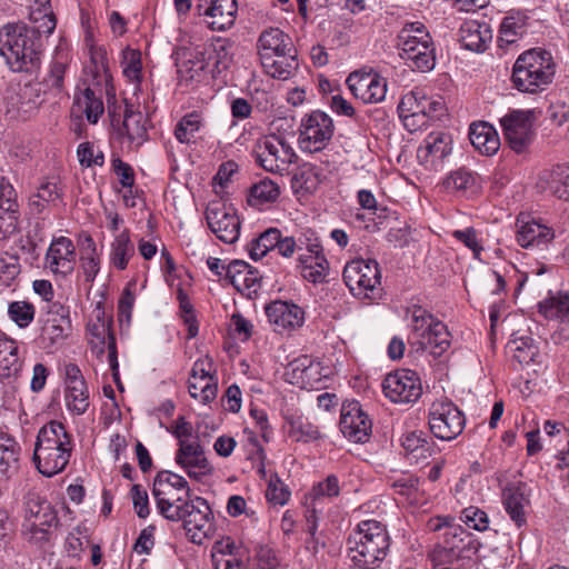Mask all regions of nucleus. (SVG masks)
Listing matches in <instances>:
<instances>
[{
  "label": "nucleus",
  "instance_id": "6e6552de",
  "mask_svg": "<svg viewBox=\"0 0 569 569\" xmlns=\"http://www.w3.org/2000/svg\"><path fill=\"white\" fill-rule=\"evenodd\" d=\"M173 513L167 515L170 521H182L187 536L193 543L201 545L214 531L213 513L208 501L202 497L187 499Z\"/></svg>",
  "mask_w": 569,
  "mask_h": 569
},
{
  "label": "nucleus",
  "instance_id": "72a5a7b5",
  "mask_svg": "<svg viewBox=\"0 0 569 569\" xmlns=\"http://www.w3.org/2000/svg\"><path fill=\"white\" fill-rule=\"evenodd\" d=\"M291 39L278 28H269L261 32L258 39V50L260 61L266 60V57L272 58L276 54L290 51L293 48Z\"/></svg>",
  "mask_w": 569,
  "mask_h": 569
},
{
  "label": "nucleus",
  "instance_id": "4be33fe9",
  "mask_svg": "<svg viewBox=\"0 0 569 569\" xmlns=\"http://www.w3.org/2000/svg\"><path fill=\"white\" fill-rule=\"evenodd\" d=\"M196 11L207 18L210 29L224 31L234 23L238 4L236 0H198Z\"/></svg>",
  "mask_w": 569,
  "mask_h": 569
},
{
  "label": "nucleus",
  "instance_id": "f8f14e48",
  "mask_svg": "<svg viewBox=\"0 0 569 569\" xmlns=\"http://www.w3.org/2000/svg\"><path fill=\"white\" fill-rule=\"evenodd\" d=\"M256 161L267 171L282 172L295 162L297 154L283 138L277 134L264 137L254 151Z\"/></svg>",
  "mask_w": 569,
  "mask_h": 569
},
{
  "label": "nucleus",
  "instance_id": "052dcab7",
  "mask_svg": "<svg viewBox=\"0 0 569 569\" xmlns=\"http://www.w3.org/2000/svg\"><path fill=\"white\" fill-rule=\"evenodd\" d=\"M8 315L20 328H26L34 318V307L27 301H13L9 305Z\"/></svg>",
  "mask_w": 569,
  "mask_h": 569
},
{
  "label": "nucleus",
  "instance_id": "864d4df0",
  "mask_svg": "<svg viewBox=\"0 0 569 569\" xmlns=\"http://www.w3.org/2000/svg\"><path fill=\"white\" fill-rule=\"evenodd\" d=\"M70 329L69 318H48L41 330V338L48 340L51 345L61 341L67 337V331Z\"/></svg>",
  "mask_w": 569,
  "mask_h": 569
},
{
  "label": "nucleus",
  "instance_id": "c03bdc74",
  "mask_svg": "<svg viewBox=\"0 0 569 569\" xmlns=\"http://www.w3.org/2000/svg\"><path fill=\"white\" fill-rule=\"evenodd\" d=\"M277 243H279V229L269 228L248 244L249 256L252 260L257 261L270 250L276 249Z\"/></svg>",
  "mask_w": 569,
  "mask_h": 569
},
{
  "label": "nucleus",
  "instance_id": "a18cd8bd",
  "mask_svg": "<svg viewBox=\"0 0 569 569\" xmlns=\"http://www.w3.org/2000/svg\"><path fill=\"white\" fill-rule=\"evenodd\" d=\"M477 181L478 177L476 173L466 168H459L446 178L443 184L447 189L475 193L478 190Z\"/></svg>",
  "mask_w": 569,
  "mask_h": 569
},
{
  "label": "nucleus",
  "instance_id": "c85d7f7f",
  "mask_svg": "<svg viewBox=\"0 0 569 569\" xmlns=\"http://www.w3.org/2000/svg\"><path fill=\"white\" fill-rule=\"evenodd\" d=\"M537 188L558 199H569V166H555L543 170L538 178Z\"/></svg>",
  "mask_w": 569,
  "mask_h": 569
},
{
  "label": "nucleus",
  "instance_id": "e433bc0d",
  "mask_svg": "<svg viewBox=\"0 0 569 569\" xmlns=\"http://www.w3.org/2000/svg\"><path fill=\"white\" fill-rule=\"evenodd\" d=\"M490 38L489 27L487 24H480L476 20L463 22L459 29L460 42L466 49L471 51H483Z\"/></svg>",
  "mask_w": 569,
  "mask_h": 569
},
{
  "label": "nucleus",
  "instance_id": "f257e3e1",
  "mask_svg": "<svg viewBox=\"0 0 569 569\" xmlns=\"http://www.w3.org/2000/svg\"><path fill=\"white\" fill-rule=\"evenodd\" d=\"M73 450L72 436L57 420L43 425L37 435L32 460L38 471L50 478L62 472Z\"/></svg>",
  "mask_w": 569,
  "mask_h": 569
},
{
  "label": "nucleus",
  "instance_id": "7ed1b4c3",
  "mask_svg": "<svg viewBox=\"0 0 569 569\" xmlns=\"http://www.w3.org/2000/svg\"><path fill=\"white\" fill-rule=\"evenodd\" d=\"M0 54L13 72L32 73L40 67V44L34 31L23 24L0 29Z\"/></svg>",
  "mask_w": 569,
  "mask_h": 569
},
{
  "label": "nucleus",
  "instance_id": "69168bd1",
  "mask_svg": "<svg viewBox=\"0 0 569 569\" xmlns=\"http://www.w3.org/2000/svg\"><path fill=\"white\" fill-rule=\"evenodd\" d=\"M266 497L269 501L283 506L290 498V491L279 477L274 475L270 478Z\"/></svg>",
  "mask_w": 569,
  "mask_h": 569
},
{
  "label": "nucleus",
  "instance_id": "5701e85b",
  "mask_svg": "<svg viewBox=\"0 0 569 569\" xmlns=\"http://www.w3.org/2000/svg\"><path fill=\"white\" fill-rule=\"evenodd\" d=\"M234 43L227 38H214L201 53L200 70H208L212 77L227 71L233 63Z\"/></svg>",
  "mask_w": 569,
  "mask_h": 569
},
{
  "label": "nucleus",
  "instance_id": "2f4dec72",
  "mask_svg": "<svg viewBox=\"0 0 569 569\" xmlns=\"http://www.w3.org/2000/svg\"><path fill=\"white\" fill-rule=\"evenodd\" d=\"M261 66L270 77L287 80L295 74L299 67L297 49L293 47L290 51L284 50L272 58L266 57V60L261 61Z\"/></svg>",
  "mask_w": 569,
  "mask_h": 569
},
{
  "label": "nucleus",
  "instance_id": "f704fd0d",
  "mask_svg": "<svg viewBox=\"0 0 569 569\" xmlns=\"http://www.w3.org/2000/svg\"><path fill=\"white\" fill-rule=\"evenodd\" d=\"M469 139L471 144L485 156H492L500 148L497 131L487 122L472 123L469 130Z\"/></svg>",
  "mask_w": 569,
  "mask_h": 569
},
{
  "label": "nucleus",
  "instance_id": "4c0bfd02",
  "mask_svg": "<svg viewBox=\"0 0 569 569\" xmlns=\"http://www.w3.org/2000/svg\"><path fill=\"white\" fill-rule=\"evenodd\" d=\"M298 267L301 276L309 282L322 283L329 272V262L323 252L316 254L299 253Z\"/></svg>",
  "mask_w": 569,
  "mask_h": 569
},
{
  "label": "nucleus",
  "instance_id": "aec40b11",
  "mask_svg": "<svg viewBox=\"0 0 569 569\" xmlns=\"http://www.w3.org/2000/svg\"><path fill=\"white\" fill-rule=\"evenodd\" d=\"M516 228L517 242L526 249L543 250L555 239V231L551 227L523 214L518 216Z\"/></svg>",
  "mask_w": 569,
  "mask_h": 569
},
{
  "label": "nucleus",
  "instance_id": "6e6d98bb",
  "mask_svg": "<svg viewBox=\"0 0 569 569\" xmlns=\"http://www.w3.org/2000/svg\"><path fill=\"white\" fill-rule=\"evenodd\" d=\"M319 174L316 167L311 164H305L299 168L292 177V187L297 190H303L306 192H312L319 184Z\"/></svg>",
  "mask_w": 569,
  "mask_h": 569
},
{
  "label": "nucleus",
  "instance_id": "ea45409f",
  "mask_svg": "<svg viewBox=\"0 0 569 569\" xmlns=\"http://www.w3.org/2000/svg\"><path fill=\"white\" fill-rule=\"evenodd\" d=\"M21 370L16 341L3 338L0 340V378L16 377Z\"/></svg>",
  "mask_w": 569,
  "mask_h": 569
},
{
  "label": "nucleus",
  "instance_id": "9b49d317",
  "mask_svg": "<svg viewBox=\"0 0 569 569\" xmlns=\"http://www.w3.org/2000/svg\"><path fill=\"white\" fill-rule=\"evenodd\" d=\"M342 276L346 286L356 297L371 298L381 282L376 260L355 259L346 264Z\"/></svg>",
  "mask_w": 569,
  "mask_h": 569
},
{
  "label": "nucleus",
  "instance_id": "dca6fc26",
  "mask_svg": "<svg viewBox=\"0 0 569 569\" xmlns=\"http://www.w3.org/2000/svg\"><path fill=\"white\" fill-rule=\"evenodd\" d=\"M429 427L435 437L449 441L462 432L465 417L452 402H436L429 412Z\"/></svg>",
  "mask_w": 569,
  "mask_h": 569
},
{
  "label": "nucleus",
  "instance_id": "49530a36",
  "mask_svg": "<svg viewBox=\"0 0 569 569\" xmlns=\"http://www.w3.org/2000/svg\"><path fill=\"white\" fill-rule=\"evenodd\" d=\"M508 346L513 352V358L520 365L536 362V358L539 356L538 347L535 345L533 339L528 336L515 337Z\"/></svg>",
  "mask_w": 569,
  "mask_h": 569
},
{
  "label": "nucleus",
  "instance_id": "3c124183",
  "mask_svg": "<svg viewBox=\"0 0 569 569\" xmlns=\"http://www.w3.org/2000/svg\"><path fill=\"white\" fill-rule=\"evenodd\" d=\"M188 389L192 398L200 399L202 403L208 405L217 397L218 380L217 378H209V380L202 381L190 377Z\"/></svg>",
  "mask_w": 569,
  "mask_h": 569
},
{
  "label": "nucleus",
  "instance_id": "680f3d73",
  "mask_svg": "<svg viewBox=\"0 0 569 569\" xmlns=\"http://www.w3.org/2000/svg\"><path fill=\"white\" fill-rule=\"evenodd\" d=\"M66 70V62L54 60L50 64L48 76L43 79V84L47 89L54 90L60 93L63 90Z\"/></svg>",
  "mask_w": 569,
  "mask_h": 569
},
{
  "label": "nucleus",
  "instance_id": "774afa93",
  "mask_svg": "<svg viewBox=\"0 0 569 569\" xmlns=\"http://www.w3.org/2000/svg\"><path fill=\"white\" fill-rule=\"evenodd\" d=\"M297 242V250L305 254H316L323 252L322 246L316 232L308 229L300 233Z\"/></svg>",
  "mask_w": 569,
  "mask_h": 569
},
{
  "label": "nucleus",
  "instance_id": "b1692460",
  "mask_svg": "<svg viewBox=\"0 0 569 569\" xmlns=\"http://www.w3.org/2000/svg\"><path fill=\"white\" fill-rule=\"evenodd\" d=\"M178 445L176 462L187 470L190 478L200 480L202 476L211 473L212 468L204 456V450L198 437H194L190 442Z\"/></svg>",
  "mask_w": 569,
  "mask_h": 569
},
{
  "label": "nucleus",
  "instance_id": "c756f323",
  "mask_svg": "<svg viewBox=\"0 0 569 569\" xmlns=\"http://www.w3.org/2000/svg\"><path fill=\"white\" fill-rule=\"evenodd\" d=\"M17 192L10 181L2 177L0 180V230L10 232L16 229L18 221Z\"/></svg>",
  "mask_w": 569,
  "mask_h": 569
},
{
  "label": "nucleus",
  "instance_id": "37998d69",
  "mask_svg": "<svg viewBox=\"0 0 569 569\" xmlns=\"http://www.w3.org/2000/svg\"><path fill=\"white\" fill-rule=\"evenodd\" d=\"M527 17L522 12H509L500 24V39L513 43L526 32Z\"/></svg>",
  "mask_w": 569,
  "mask_h": 569
},
{
  "label": "nucleus",
  "instance_id": "1a4fd4ad",
  "mask_svg": "<svg viewBox=\"0 0 569 569\" xmlns=\"http://www.w3.org/2000/svg\"><path fill=\"white\" fill-rule=\"evenodd\" d=\"M152 495L159 513L167 519V515L173 512L178 517L176 512L178 506L190 498L191 491L188 481L182 476L162 470L153 480Z\"/></svg>",
  "mask_w": 569,
  "mask_h": 569
},
{
  "label": "nucleus",
  "instance_id": "f03ea898",
  "mask_svg": "<svg viewBox=\"0 0 569 569\" xmlns=\"http://www.w3.org/2000/svg\"><path fill=\"white\" fill-rule=\"evenodd\" d=\"M557 64L550 51L532 48L515 61L511 73L513 88L535 94L546 90L553 81Z\"/></svg>",
  "mask_w": 569,
  "mask_h": 569
},
{
  "label": "nucleus",
  "instance_id": "de8ad7c7",
  "mask_svg": "<svg viewBox=\"0 0 569 569\" xmlns=\"http://www.w3.org/2000/svg\"><path fill=\"white\" fill-rule=\"evenodd\" d=\"M289 436L298 442H311L322 437L319 428L307 418L297 417L289 421Z\"/></svg>",
  "mask_w": 569,
  "mask_h": 569
},
{
  "label": "nucleus",
  "instance_id": "423d86ee",
  "mask_svg": "<svg viewBox=\"0 0 569 569\" xmlns=\"http://www.w3.org/2000/svg\"><path fill=\"white\" fill-rule=\"evenodd\" d=\"M479 542L472 533L461 526H451L445 530L442 542L435 546L429 555L433 567L452 565L465 567L477 553Z\"/></svg>",
  "mask_w": 569,
  "mask_h": 569
},
{
  "label": "nucleus",
  "instance_id": "bf43d9fd",
  "mask_svg": "<svg viewBox=\"0 0 569 569\" xmlns=\"http://www.w3.org/2000/svg\"><path fill=\"white\" fill-rule=\"evenodd\" d=\"M89 246L86 253L81 256V268L83 270L84 280L87 282H93L94 278L100 270V258L97 254V249L93 240L88 238Z\"/></svg>",
  "mask_w": 569,
  "mask_h": 569
},
{
  "label": "nucleus",
  "instance_id": "7c9ffc66",
  "mask_svg": "<svg viewBox=\"0 0 569 569\" xmlns=\"http://www.w3.org/2000/svg\"><path fill=\"white\" fill-rule=\"evenodd\" d=\"M415 48H403L400 57L412 69L421 72L431 71L436 66V53L432 38L413 44Z\"/></svg>",
  "mask_w": 569,
  "mask_h": 569
},
{
  "label": "nucleus",
  "instance_id": "5fc2aeb1",
  "mask_svg": "<svg viewBox=\"0 0 569 569\" xmlns=\"http://www.w3.org/2000/svg\"><path fill=\"white\" fill-rule=\"evenodd\" d=\"M202 126L200 114L192 112L181 118L174 129V136L181 143H189Z\"/></svg>",
  "mask_w": 569,
  "mask_h": 569
},
{
  "label": "nucleus",
  "instance_id": "a211bd4d",
  "mask_svg": "<svg viewBox=\"0 0 569 569\" xmlns=\"http://www.w3.org/2000/svg\"><path fill=\"white\" fill-rule=\"evenodd\" d=\"M210 230L226 243H233L240 234V219L232 208L220 202L211 203L206 211Z\"/></svg>",
  "mask_w": 569,
  "mask_h": 569
},
{
  "label": "nucleus",
  "instance_id": "79ce46f5",
  "mask_svg": "<svg viewBox=\"0 0 569 569\" xmlns=\"http://www.w3.org/2000/svg\"><path fill=\"white\" fill-rule=\"evenodd\" d=\"M280 196V187L269 178L262 179L250 188L248 202L251 206H262L274 202Z\"/></svg>",
  "mask_w": 569,
  "mask_h": 569
},
{
  "label": "nucleus",
  "instance_id": "4468645a",
  "mask_svg": "<svg viewBox=\"0 0 569 569\" xmlns=\"http://www.w3.org/2000/svg\"><path fill=\"white\" fill-rule=\"evenodd\" d=\"M535 120L533 110H513L500 120L506 141L517 153L523 152L531 143Z\"/></svg>",
  "mask_w": 569,
  "mask_h": 569
},
{
  "label": "nucleus",
  "instance_id": "09e8293b",
  "mask_svg": "<svg viewBox=\"0 0 569 569\" xmlns=\"http://www.w3.org/2000/svg\"><path fill=\"white\" fill-rule=\"evenodd\" d=\"M539 312L548 319H559L569 322V296L550 297L540 301Z\"/></svg>",
  "mask_w": 569,
  "mask_h": 569
},
{
  "label": "nucleus",
  "instance_id": "a878e982",
  "mask_svg": "<svg viewBox=\"0 0 569 569\" xmlns=\"http://www.w3.org/2000/svg\"><path fill=\"white\" fill-rule=\"evenodd\" d=\"M452 151V137L442 131L430 132L417 150L419 161L436 168Z\"/></svg>",
  "mask_w": 569,
  "mask_h": 569
},
{
  "label": "nucleus",
  "instance_id": "9d476101",
  "mask_svg": "<svg viewBox=\"0 0 569 569\" xmlns=\"http://www.w3.org/2000/svg\"><path fill=\"white\" fill-rule=\"evenodd\" d=\"M398 110L405 127L412 131L429 119H439L446 109L441 98H429L422 90L416 89L402 97Z\"/></svg>",
  "mask_w": 569,
  "mask_h": 569
},
{
  "label": "nucleus",
  "instance_id": "0e129e2a",
  "mask_svg": "<svg viewBox=\"0 0 569 569\" xmlns=\"http://www.w3.org/2000/svg\"><path fill=\"white\" fill-rule=\"evenodd\" d=\"M20 271L21 267L17 256L6 253L0 257V280L4 284L9 286L19 276Z\"/></svg>",
  "mask_w": 569,
  "mask_h": 569
},
{
  "label": "nucleus",
  "instance_id": "13d9d810",
  "mask_svg": "<svg viewBox=\"0 0 569 569\" xmlns=\"http://www.w3.org/2000/svg\"><path fill=\"white\" fill-rule=\"evenodd\" d=\"M92 62L94 64L96 72H103L104 76V82H106V94H107V101H108V110L109 113L114 117V111H112L111 100L113 102L116 101V93L113 86L110 83L111 76L108 73V62L106 58V52L102 49L96 50L92 53Z\"/></svg>",
  "mask_w": 569,
  "mask_h": 569
},
{
  "label": "nucleus",
  "instance_id": "cd10ccee",
  "mask_svg": "<svg viewBox=\"0 0 569 569\" xmlns=\"http://www.w3.org/2000/svg\"><path fill=\"white\" fill-rule=\"evenodd\" d=\"M20 455L21 447L17 440L7 433H0V496L2 486L19 472Z\"/></svg>",
  "mask_w": 569,
  "mask_h": 569
},
{
  "label": "nucleus",
  "instance_id": "f3484780",
  "mask_svg": "<svg viewBox=\"0 0 569 569\" xmlns=\"http://www.w3.org/2000/svg\"><path fill=\"white\" fill-rule=\"evenodd\" d=\"M339 426L342 435L355 443H365L371 436L372 422L355 400L342 405Z\"/></svg>",
  "mask_w": 569,
  "mask_h": 569
},
{
  "label": "nucleus",
  "instance_id": "412c9836",
  "mask_svg": "<svg viewBox=\"0 0 569 569\" xmlns=\"http://www.w3.org/2000/svg\"><path fill=\"white\" fill-rule=\"evenodd\" d=\"M264 311L268 321L279 333H290L305 323V310L293 302L276 300L268 303Z\"/></svg>",
  "mask_w": 569,
  "mask_h": 569
},
{
  "label": "nucleus",
  "instance_id": "4d7b16f0",
  "mask_svg": "<svg viewBox=\"0 0 569 569\" xmlns=\"http://www.w3.org/2000/svg\"><path fill=\"white\" fill-rule=\"evenodd\" d=\"M121 67L123 74L131 81H140L142 62L141 52L136 49L127 48L122 52Z\"/></svg>",
  "mask_w": 569,
  "mask_h": 569
},
{
  "label": "nucleus",
  "instance_id": "e2e57ef3",
  "mask_svg": "<svg viewBox=\"0 0 569 569\" xmlns=\"http://www.w3.org/2000/svg\"><path fill=\"white\" fill-rule=\"evenodd\" d=\"M452 237L470 249L476 259H480L483 247L478 239V231L475 228L469 227L463 230H455L452 231Z\"/></svg>",
  "mask_w": 569,
  "mask_h": 569
},
{
  "label": "nucleus",
  "instance_id": "ddd939ff",
  "mask_svg": "<svg viewBox=\"0 0 569 569\" xmlns=\"http://www.w3.org/2000/svg\"><path fill=\"white\" fill-rule=\"evenodd\" d=\"M335 131L332 119L323 111L316 110L301 123L299 143L310 153L322 150L331 140Z\"/></svg>",
  "mask_w": 569,
  "mask_h": 569
},
{
  "label": "nucleus",
  "instance_id": "39448f33",
  "mask_svg": "<svg viewBox=\"0 0 569 569\" xmlns=\"http://www.w3.org/2000/svg\"><path fill=\"white\" fill-rule=\"evenodd\" d=\"M23 515L28 539L39 546L47 543L59 525L58 512L51 502L40 492L29 490L23 496Z\"/></svg>",
  "mask_w": 569,
  "mask_h": 569
},
{
  "label": "nucleus",
  "instance_id": "2eb2a0df",
  "mask_svg": "<svg viewBox=\"0 0 569 569\" xmlns=\"http://www.w3.org/2000/svg\"><path fill=\"white\" fill-rule=\"evenodd\" d=\"M385 396L395 403L416 402L422 393L418 373L410 369H399L386 376L382 382Z\"/></svg>",
  "mask_w": 569,
  "mask_h": 569
},
{
  "label": "nucleus",
  "instance_id": "6ab92c4d",
  "mask_svg": "<svg viewBox=\"0 0 569 569\" xmlns=\"http://www.w3.org/2000/svg\"><path fill=\"white\" fill-rule=\"evenodd\" d=\"M347 84L355 98L365 103H378L386 98L387 80L376 72H351Z\"/></svg>",
  "mask_w": 569,
  "mask_h": 569
},
{
  "label": "nucleus",
  "instance_id": "603ef678",
  "mask_svg": "<svg viewBox=\"0 0 569 569\" xmlns=\"http://www.w3.org/2000/svg\"><path fill=\"white\" fill-rule=\"evenodd\" d=\"M399 47L402 51L403 48H415V43H419L422 40L430 39L427 28L421 22H411L407 23L400 31L399 36Z\"/></svg>",
  "mask_w": 569,
  "mask_h": 569
},
{
  "label": "nucleus",
  "instance_id": "393cba45",
  "mask_svg": "<svg viewBox=\"0 0 569 569\" xmlns=\"http://www.w3.org/2000/svg\"><path fill=\"white\" fill-rule=\"evenodd\" d=\"M76 264V247L71 239L59 237L52 240L46 254L44 266L54 274H70Z\"/></svg>",
  "mask_w": 569,
  "mask_h": 569
},
{
  "label": "nucleus",
  "instance_id": "58836bf2",
  "mask_svg": "<svg viewBox=\"0 0 569 569\" xmlns=\"http://www.w3.org/2000/svg\"><path fill=\"white\" fill-rule=\"evenodd\" d=\"M120 133L126 136L131 143L140 146L147 137L144 126V116L140 111H134L131 106L126 103L122 127Z\"/></svg>",
  "mask_w": 569,
  "mask_h": 569
},
{
  "label": "nucleus",
  "instance_id": "473e14b6",
  "mask_svg": "<svg viewBox=\"0 0 569 569\" xmlns=\"http://www.w3.org/2000/svg\"><path fill=\"white\" fill-rule=\"evenodd\" d=\"M103 110L101 89L97 91L91 87H87L79 94H76L72 112L83 113L90 123H97Z\"/></svg>",
  "mask_w": 569,
  "mask_h": 569
},
{
  "label": "nucleus",
  "instance_id": "a19ab883",
  "mask_svg": "<svg viewBox=\"0 0 569 569\" xmlns=\"http://www.w3.org/2000/svg\"><path fill=\"white\" fill-rule=\"evenodd\" d=\"M134 246L128 231L119 233L111 244L110 262L118 270H124L129 260L134 256Z\"/></svg>",
  "mask_w": 569,
  "mask_h": 569
},
{
  "label": "nucleus",
  "instance_id": "bb28decb",
  "mask_svg": "<svg viewBox=\"0 0 569 569\" xmlns=\"http://www.w3.org/2000/svg\"><path fill=\"white\" fill-rule=\"evenodd\" d=\"M502 503L511 520L521 527L527 522V509L530 506L527 485L510 483L502 491Z\"/></svg>",
  "mask_w": 569,
  "mask_h": 569
},
{
  "label": "nucleus",
  "instance_id": "338daca9",
  "mask_svg": "<svg viewBox=\"0 0 569 569\" xmlns=\"http://www.w3.org/2000/svg\"><path fill=\"white\" fill-rule=\"evenodd\" d=\"M461 519L468 527L478 531H483L489 526L487 513L473 506H470L462 511Z\"/></svg>",
  "mask_w": 569,
  "mask_h": 569
},
{
  "label": "nucleus",
  "instance_id": "20e7f679",
  "mask_svg": "<svg viewBox=\"0 0 569 569\" xmlns=\"http://www.w3.org/2000/svg\"><path fill=\"white\" fill-rule=\"evenodd\" d=\"M348 557L360 569H375L386 558L389 536L386 527L377 520L361 521L349 536Z\"/></svg>",
  "mask_w": 569,
  "mask_h": 569
},
{
  "label": "nucleus",
  "instance_id": "c9c22d12",
  "mask_svg": "<svg viewBox=\"0 0 569 569\" xmlns=\"http://www.w3.org/2000/svg\"><path fill=\"white\" fill-rule=\"evenodd\" d=\"M90 335L98 340L100 345L107 343L108 360L112 370V377L116 383H119V363L116 336L110 328V322H93L88 326Z\"/></svg>",
  "mask_w": 569,
  "mask_h": 569
},
{
  "label": "nucleus",
  "instance_id": "8fccbe9b",
  "mask_svg": "<svg viewBox=\"0 0 569 569\" xmlns=\"http://www.w3.org/2000/svg\"><path fill=\"white\" fill-rule=\"evenodd\" d=\"M66 403L70 411L83 415L89 408V390L87 382L66 387Z\"/></svg>",
  "mask_w": 569,
  "mask_h": 569
},
{
  "label": "nucleus",
  "instance_id": "0eeeda50",
  "mask_svg": "<svg viewBox=\"0 0 569 569\" xmlns=\"http://www.w3.org/2000/svg\"><path fill=\"white\" fill-rule=\"evenodd\" d=\"M411 331L419 349L435 358L441 357L451 345L447 326L421 306L411 309Z\"/></svg>",
  "mask_w": 569,
  "mask_h": 569
}]
</instances>
